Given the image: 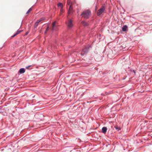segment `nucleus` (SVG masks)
<instances>
[{"label":"nucleus","mask_w":152,"mask_h":152,"mask_svg":"<svg viewBox=\"0 0 152 152\" xmlns=\"http://www.w3.org/2000/svg\"><path fill=\"white\" fill-rule=\"evenodd\" d=\"M28 10H32V8L31 7H30V8H29V9Z\"/></svg>","instance_id":"nucleus-23"},{"label":"nucleus","mask_w":152,"mask_h":152,"mask_svg":"<svg viewBox=\"0 0 152 152\" xmlns=\"http://www.w3.org/2000/svg\"><path fill=\"white\" fill-rule=\"evenodd\" d=\"M99 10H105V9L104 8H100Z\"/></svg>","instance_id":"nucleus-22"},{"label":"nucleus","mask_w":152,"mask_h":152,"mask_svg":"<svg viewBox=\"0 0 152 152\" xmlns=\"http://www.w3.org/2000/svg\"><path fill=\"white\" fill-rule=\"evenodd\" d=\"M25 70L24 68L20 69L19 71V72L20 74H23L25 72Z\"/></svg>","instance_id":"nucleus-5"},{"label":"nucleus","mask_w":152,"mask_h":152,"mask_svg":"<svg viewBox=\"0 0 152 152\" xmlns=\"http://www.w3.org/2000/svg\"><path fill=\"white\" fill-rule=\"evenodd\" d=\"M73 4V2L71 0H67V5L69 7L68 10H73L72 6Z\"/></svg>","instance_id":"nucleus-4"},{"label":"nucleus","mask_w":152,"mask_h":152,"mask_svg":"<svg viewBox=\"0 0 152 152\" xmlns=\"http://www.w3.org/2000/svg\"><path fill=\"white\" fill-rule=\"evenodd\" d=\"M39 23L37 21V22L35 23L34 28H36L37 27Z\"/></svg>","instance_id":"nucleus-13"},{"label":"nucleus","mask_w":152,"mask_h":152,"mask_svg":"<svg viewBox=\"0 0 152 152\" xmlns=\"http://www.w3.org/2000/svg\"><path fill=\"white\" fill-rule=\"evenodd\" d=\"M81 23L85 26H87L89 25L88 23L86 21H82L81 22Z\"/></svg>","instance_id":"nucleus-6"},{"label":"nucleus","mask_w":152,"mask_h":152,"mask_svg":"<svg viewBox=\"0 0 152 152\" xmlns=\"http://www.w3.org/2000/svg\"><path fill=\"white\" fill-rule=\"evenodd\" d=\"M57 6L58 7H60L61 10H63V4L61 2H59L57 4Z\"/></svg>","instance_id":"nucleus-10"},{"label":"nucleus","mask_w":152,"mask_h":152,"mask_svg":"<svg viewBox=\"0 0 152 152\" xmlns=\"http://www.w3.org/2000/svg\"><path fill=\"white\" fill-rule=\"evenodd\" d=\"M66 24L68 28H71L73 26V20L71 19H69L68 21L66 22Z\"/></svg>","instance_id":"nucleus-3"},{"label":"nucleus","mask_w":152,"mask_h":152,"mask_svg":"<svg viewBox=\"0 0 152 152\" xmlns=\"http://www.w3.org/2000/svg\"><path fill=\"white\" fill-rule=\"evenodd\" d=\"M61 10V11H60V12H61L60 13H62V12H64V10Z\"/></svg>","instance_id":"nucleus-21"},{"label":"nucleus","mask_w":152,"mask_h":152,"mask_svg":"<svg viewBox=\"0 0 152 152\" xmlns=\"http://www.w3.org/2000/svg\"><path fill=\"white\" fill-rule=\"evenodd\" d=\"M28 34V32H27L26 33V35H27Z\"/></svg>","instance_id":"nucleus-24"},{"label":"nucleus","mask_w":152,"mask_h":152,"mask_svg":"<svg viewBox=\"0 0 152 152\" xmlns=\"http://www.w3.org/2000/svg\"><path fill=\"white\" fill-rule=\"evenodd\" d=\"M56 21H54L53 23L52 24L53 27L52 29L53 30H56L57 29L56 27Z\"/></svg>","instance_id":"nucleus-7"},{"label":"nucleus","mask_w":152,"mask_h":152,"mask_svg":"<svg viewBox=\"0 0 152 152\" xmlns=\"http://www.w3.org/2000/svg\"><path fill=\"white\" fill-rule=\"evenodd\" d=\"M115 129L118 131H119L120 130H121V128H120L119 127V126H115Z\"/></svg>","instance_id":"nucleus-14"},{"label":"nucleus","mask_w":152,"mask_h":152,"mask_svg":"<svg viewBox=\"0 0 152 152\" xmlns=\"http://www.w3.org/2000/svg\"><path fill=\"white\" fill-rule=\"evenodd\" d=\"M127 26L126 25H124V26L122 28V30L124 31H126L127 30Z\"/></svg>","instance_id":"nucleus-11"},{"label":"nucleus","mask_w":152,"mask_h":152,"mask_svg":"<svg viewBox=\"0 0 152 152\" xmlns=\"http://www.w3.org/2000/svg\"><path fill=\"white\" fill-rule=\"evenodd\" d=\"M22 31V30H18L16 32V33L15 34V35H18L20 34L21 31Z\"/></svg>","instance_id":"nucleus-15"},{"label":"nucleus","mask_w":152,"mask_h":152,"mask_svg":"<svg viewBox=\"0 0 152 152\" xmlns=\"http://www.w3.org/2000/svg\"><path fill=\"white\" fill-rule=\"evenodd\" d=\"M91 15L90 10H85L82 13L81 15L84 19L88 18Z\"/></svg>","instance_id":"nucleus-2"},{"label":"nucleus","mask_w":152,"mask_h":152,"mask_svg":"<svg viewBox=\"0 0 152 152\" xmlns=\"http://www.w3.org/2000/svg\"><path fill=\"white\" fill-rule=\"evenodd\" d=\"M104 10H98L97 12V15L98 16L100 15L104 12Z\"/></svg>","instance_id":"nucleus-8"},{"label":"nucleus","mask_w":152,"mask_h":152,"mask_svg":"<svg viewBox=\"0 0 152 152\" xmlns=\"http://www.w3.org/2000/svg\"><path fill=\"white\" fill-rule=\"evenodd\" d=\"M95 10H96V6H95Z\"/></svg>","instance_id":"nucleus-25"},{"label":"nucleus","mask_w":152,"mask_h":152,"mask_svg":"<svg viewBox=\"0 0 152 152\" xmlns=\"http://www.w3.org/2000/svg\"><path fill=\"white\" fill-rule=\"evenodd\" d=\"M16 35H15V34L14 35H13L11 36V38H13L14 37H15Z\"/></svg>","instance_id":"nucleus-19"},{"label":"nucleus","mask_w":152,"mask_h":152,"mask_svg":"<svg viewBox=\"0 0 152 152\" xmlns=\"http://www.w3.org/2000/svg\"><path fill=\"white\" fill-rule=\"evenodd\" d=\"M92 45H88L87 46L85 47V48L82 50L80 53L81 55L82 56H84L86 55L89 51L90 48L92 47Z\"/></svg>","instance_id":"nucleus-1"},{"label":"nucleus","mask_w":152,"mask_h":152,"mask_svg":"<svg viewBox=\"0 0 152 152\" xmlns=\"http://www.w3.org/2000/svg\"><path fill=\"white\" fill-rule=\"evenodd\" d=\"M31 10H28V11L26 13V14H28L30 12H31Z\"/></svg>","instance_id":"nucleus-18"},{"label":"nucleus","mask_w":152,"mask_h":152,"mask_svg":"<svg viewBox=\"0 0 152 152\" xmlns=\"http://www.w3.org/2000/svg\"><path fill=\"white\" fill-rule=\"evenodd\" d=\"M45 17H42L40 18L39 19L37 20V21L39 23L40 22H41V21L43 20H45Z\"/></svg>","instance_id":"nucleus-12"},{"label":"nucleus","mask_w":152,"mask_h":152,"mask_svg":"<svg viewBox=\"0 0 152 152\" xmlns=\"http://www.w3.org/2000/svg\"><path fill=\"white\" fill-rule=\"evenodd\" d=\"M73 12V10H68V13L69 14H70Z\"/></svg>","instance_id":"nucleus-16"},{"label":"nucleus","mask_w":152,"mask_h":152,"mask_svg":"<svg viewBox=\"0 0 152 152\" xmlns=\"http://www.w3.org/2000/svg\"><path fill=\"white\" fill-rule=\"evenodd\" d=\"M48 28H49V27H48L47 28L46 30L45 31V33L46 34L47 32L48 31Z\"/></svg>","instance_id":"nucleus-17"},{"label":"nucleus","mask_w":152,"mask_h":152,"mask_svg":"<svg viewBox=\"0 0 152 152\" xmlns=\"http://www.w3.org/2000/svg\"><path fill=\"white\" fill-rule=\"evenodd\" d=\"M107 129L105 127H103L102 129V132L104 133H105L107 132Z\"/></svg>","instance_id":"nucleus-9"},{"label":"nucleus","mask_w":152,"mask_h":152,"mask_svg":"<svg viewBox=\"0 0 152 152\" xmlns=\"http://www.w3.org/2000/svg\"><path fill=\"white\" fill-rule=\"evenodd\" d=\"M31 66V65H29V66H26V69H28V68H29V67H30V66Z\"/></svg>","instance_id":"nucleus-20"}]
</instances>
